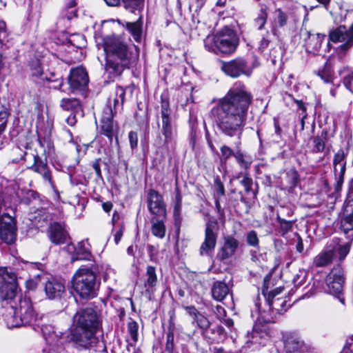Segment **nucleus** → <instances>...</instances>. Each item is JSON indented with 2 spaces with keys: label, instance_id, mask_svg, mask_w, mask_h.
I'll return each mask as SVG.
<instances>
[{
  "label": "nucleus",
  "instance_id": "obj_30",
  "mask_svg": "<svg viewBox=\"0 0 353 353\" xmlns=\"http://www.w3.org/2000/svg\"><path fill=\"white\" fill-rule=\"evenodd\" d=\"M145 276L144 287L145 291L148 293H153L156 290L158 283L155 268L151 265L148 266Z\"/></svg>",
  "mask_w": 353,
  "mask_h": 353
},
{
  "label": "nucleus",
  "instance_id": "obj_33",
  "mask_svg": "<svg viewBox=\"0 0 353 353\" xmlns=\"http://www.w3.org/2000/svg\"><path fill=\"white\" fill-rule=\"evenodd\" d=\"M28 66L31 76L34 81L40 80L43 82L44 79L47 78V75L43 72L41 63L39 59L32 60L30 61Z\"/></svg>",
  "mask_w": 353,
  "mask_h": 353
},
{
  "label": "nucleus",
  "instance_id": "obj_57",
  "mask_svg": "<svg viewBox=\"0 0 353 353\" xmlns=\"http://www.w3.org/2000/svg\"><path fill=\"white\" fill-rule=\"evenodd\" d=\"M128 139L130 145V148L134 150L138 147V134L137 132L130 131L128 133Z\"/></svg>",
  "mask_w": 353,
  "mask_h": 353
},
{
  "label": "nucleus",
  "instance_id": "obj_16",
  "mask_svg": "<svg viewBox=\"0 0 353 353\" xmlns=\"http://www.w3.org/2000/svg\"><path fill=\"white\" fill-rule=\"evenodd\" d=\"M221 68L227 75L234 78L241 74H250L247 61L241 57L223 63Z\"/></svg>",
  "mask_w": 353,
  "mask_h": 353
},
{
  "label": "nucleus",
  "instance_id": "obj_60",
  "mask_svg": "<svg viewBox=\"0 0 353 353\" xmlns=\"http://www.w3.org/2000/svg\"><path fill=\"white\" fill-rule=\"evenodd\" d=\"M43 353H65L64 348L59 345H50L43 350Z\"/></svg>",
  "mask_w": 353,
  "mask_h": 353
},
{
  "label": "nucleus",
  "instance_id": "obj_39",
  "mask_svg": "<svg viewBox=\"0 0 353 353\" xmlns=\"http://www.w3.org/2000/svg\"><path fill=\"white\" fill-rule=\"evenodd\" d=\"M158 219L159 218L157 217H153L152 219L151 232L154 236L159 239H163L165 235V226L163 223V220H159Z\"/></svg>",
  "mask_w": 353,
  "mask_h": 353
},
{
  "label": "nucleus",
  "instance_id": "obj_6",
  "mask_svg": "<svg viewBox=\"0 0 353 353\" xmlns=\"http://www.w3.org/2000/svg\"><path fill=\"white\" fill-rule=\"evenodd\" d=\"M161 133L163 137L161 147L168 152L173 150L176 145L177 129L172 117V110L170 108L169 101L163 96H161Z\"/></svg>",
  "mask_w": 353,
  "mask_h": 353
},
{
  "label": "nucleus",
  "instance_id": "obj_61",
  "mask_svg": "<svg viewBox=\"0 0 353 353\" xmlns=\"http://www.w3.org/2000/svg\"><path fill=\"white\" fill-rule=\"evenodd\" d=\"M213 312L215 314L217 319L221 321H222V320L223 319L226 314L225 309L221 305H216L213 308Z\"/></svg>",
  "mask_w": 353,
  "mask_h": 353
},
{
  "label": "nucleus",
  "instance_id": "obj_13",
  "mask_svg": "<svg viewBox=\"0 0 353 353\" xmlns=\"http://www.w3.org/2000/svg\"><path fill=\"white\" fill-rule=\"evenodd\" d=\"M114 113L110 105L105 107L103 111L102 118L101 119V133L105 136L110 143H112L115 138L116 143H119L118 140V126L113 121Z\"/></svg>",
  "mask_w": 353,
  "mask_h": 353
},
{
  "label": "nucleus",
  "instance_id": "obj_52",
  "mask_svg": "<svg viewBox=\"0 0 353 353\" xmlns=\"http://www.w3.org/2000/svg\"><path fill=\"white\" fill-rule=\"evenodd\" d=\"M235 152L227 145H223L221 148V161L226 162L228 159H230L232 156L234 157Z\"/></svg>",
  "mask_w": 353,
  "mask_h": 353
},
{
  "label": "nucleus",
  "instance_id": "obj_4",
  "mask_svg": "<svg viewBox=\"0 0 353 353\" xmlns=\"http://www.w3.org/2000/svg\"><path fill=\"white\" fill-rule=\"evenodd\" d=\"M103 48L106 54L105 70L111 79L121 76L125 69L134 66L139 57L138 47L129 48L115 37H105Z\"/></svg>",
  "mask_w": 353,
  "mask_h": 353
},
{
  "label": "nucleus",
  "instance_id": "obj_36",
  "mask_svg": "<svg viewBox=\"0 0 353 353\" xmlns=\"http://www.w3.org/2000/svg\"><path fill=\"white\" fill-rule=\"evenodd\" d=\"M340 229L348 240L353 241V216H342Z\"/></svg>",
  "mask_w": 353,
  "mask_h": 353
},
{
  "label": "nucleus",
  "instance_id": "obj_12",
  "mask_svg": "<svg viewBox=\"0 0 353 353\" xmlns=\"http://www.w3.org/2000/svg\"><path fill=\"white\" fill-rule=\"evenodd\" d=\"M217 237V222L209 220L205 224V239L199 249L201 256H212L216 245Z\"/></svg>",
  "mask_w": 353,
  "mask_h": 353
},
{
  "label": "nucleus",
  "instance_id": "obj_45",
  "mask_svg": "<svg viewBox=\"0 0 353 353\" xmlns=\"http://www.w3.org/2000/svg\"><path fill=\"white\" fill-rule=\"evenodd\" d=\"M122 1L125 8L131 12H135L136 10L140 11L144 3V0H122Z\"/></svg>",
  "mask_w": 353,
  "mask_h": 353
},
{
  "label": "nucleus",
  "instance_id": "obj_14",
  "mask_svg": "<svg viewBox=\"0 0 353 353\" xmlns=\"http://www.w3.org/2000/svg\"><path fill=\"white\" fill-rule=\"evenodd\" d=\"M348 148L340 149L333 157V170L336 180L335 193L338 194L341 190L343 177L346 170V157L348 154Z\"/></svg>",
  "mask_w": 353,
  "mask_h": 353
},
{
  "label": "nucleus",
  "instance_id": "obj_15",
  "mask_svg": "<svg viewBox=\"0 0 353 353\" xmlns=\"http://www.w3.org/2000/svg\"><path fill=\"white\" fill-rule=\"evenodd\" d=\"M147 205L149 212L157 218L166 216V205L163 196L157 190L150 189L147 192Z\"/></svg>",
  "mask_w": 353,
  "mask_h": 353
},
{
  "label": "nucleus",
  "instance_id": "obj_54",
  "mask_svg": "<svg viewBox=\"0 0 353 353\" xmlns=\"http://www.w3.org/2000/svg\"><path fill=\"white\" fill-rule=\"evenodd\" d=\"M214 186L216 193V197H221L225 194L224 185L218 176L214 179Z\"/></svg>",
  "mask_w": 353,
  "mask_h": 353
},
{
  "label": "nucleus",
  "instance_id": "obj_64",
  "mask_svg": "<svg viewBox=\"0 0 353 353\" xmlns=\"http://www.w3.org/2000/svg\"><path fill=\"white\" fill-rule=\"evenodd\" d=\"M205 1L206 0H190V8L197 11L204 6Z\"/></svg>",
  "mask_w": 353,
  "mask_h": 353
},
{
  "label": "nucleus",
  "instance_id": "obj_41",
  "mask_svg": "<svg viewBox=\"0 0 353 353\" xmlns=\"http://www.w3.org/2000/svg\"><path fill=\"white\" fill-rule=\"evenodd\" d=\"M125 90L122 86H117L114 90V109L116 111L118 108L123 107L125 101Z\"/></svg>",
  "mask_w": 353,
  "mask_h": 353
},
{
  "label": "nucleus",
  "instance_id": "obj_42",
  "mask_svg": "<svg viewBox=\"0 0 353 353\" xmlns=\"http://www.w3.org/2000/svg\"><path fill=\"white\" fill-rule=\"evenodd\" d=\"M39 143L41 148H43V153L45 158L52 157L54 153V148L53 143L48 139H38Z\"/></svg>",
  "mask_w": 353,
  "mask_h": 353
},
{
  "label": "nucleus",
  "instance_id": "obj_5",
  "mask_svg": "<svg viewBox=\"0 0 353 353\" xmlns=\"http://www.w3.org/2000/svg\"><path fill=\"white\" fill-rule=\"evenodd\" d=\"M99 285L94 273L88 268L79 269L72 279V290L83 299L88 300L96 297Z\"/></svg>",
  "mask_w": 353,
  "mask_h": 353
},
{
  "label": "nucleus",
  "instance_id": "obj_28",
  "mask_svg": "<svg viewBox=\"0 0 353 353\" xmlns=\"http://www.w3.org/2000/svg\"><path fill=\"white\" fill-rule=\"evenodd\" d=\"M334 258V248L327 245L325 250L316 255L313 261V263L316 267H325L332 261Z\"/></svg>",
  "mask_w": 353,
  "mask_h": 353
},
{
  "label": "nucleus",
  "instance_id": "obj_23",
  "mask_svg": "<svg viewBox=\"0 0 353 353\" xmlns=\"http://www.w3.org/2000/svg\"><path fill=\"white\" fill-rule=\"evenodd\" d=\"M226 336L227 334L224 327L220 325H211L202 334L203 339L209 344L221 343L226 339Z\"/></svg>",
  "mask_w": 353,
  "mask_h": 353
},
{
  "label": "nucleus",
  "instance_id": "obj_51",
  "mask_svg": "<svg viewBox=\"0 0 353 353\" xmlns=\"http://www.w3.org/2000/svg\"><path fill=\"white\" fill-rule=\"evenodd\" d=\"M342 216L353 217V199L351 198L347 199L344 203Z\"/></svg>",
  "mask_w": 353,
  "mask_h": 353
},
{
  "label": "nucleus",
  "instance_id": "obj_21",
  "mask_svg": "<svg viewBox=\"0 0 353 353\" xmlns=\"http://www.w3.org/2000/svg\"><path fill=\"white\" fill-rule=\"evenodd\" d=\"M48 235L50 241L56 245L67 242L69 234L65 225L57 222L51 223L48 228Z\"/></svg>",
  "mask_w": 353,
  "mask_h": 353
},
{
  "label": "nucleus",
  "instance_id": "obj_32",
  "mask_svg": "<svg viewBox=\"0 0 353 353\" xmlns=\"http://www.w3.org/2000/svg\"><path fill=\"white\" fill-rule=\"evenodd\" d=\"M259 10L253 19V26L259 30L265 28L268 17V7L265 4H259Z\"/></svg>",
  "mask_w": 353,
  "mask_h": 353
},
{
  "label": "nucleus",
  "instance_id": "obj_31",
  "mask_svg": "<svg viewBox=\"0 0 353 353\" xmlns=\"http://www.w3.org/2000/svg\"><path fill=\"white\" fill-rule=\"evenodd\" d=\"M284 347L287 352L293 353L304 351V343L299 337L288 336L284 341Z\"/></svg>",
  "mask_w": 353,
  "mask_h": 353
},
{
  "label": "nucleus",
  "instance_id": "obj_63",
  "mask_svg": "<svg viewBox=\"0 0 353 353\" xmlns=\"http://www.w3.org/2000/svg\"><path fill=\"white\" fill-rule=\"evenodd\" d=\"M196 332L194 331L192 334L188 335V341L192 343L197 350L201 349L199 344V336H196Z\"/></svg>",
  "mask_w": 353,
  "mask_h": 353
},
{
  "label": "nucleus",
  "instance_id": "obj_10",
  "mask_svg": "<svg viewBox=\"0 0 353 353\" xmlns=\"http://www.w3.org/2000/svg\"><path fill=\"white\" fill-rule=\"evenodd\" d=\"M329 37L334 43H341L338 50L341 54H345L353 48V23L349 28L339 26L330 32Z\"/></svg>",
  "mask_w": 353,
  "mask_h": 353
},
{
  "label": "nucleus",
  "instance_id": "obj_9",
  "mask_svg": "<svg viewBox=\"0 0 353 353\" xmlns=\"http://www.w3.org/2000/svg\"><path fill=\"white\" fill-rule=\"evenodd\" d=\"M345 281L344 271L341 265L334 266L325 279V291L336 296L342 304L345 303L343 296Z\"/></svg>",
  "mask_w": 353,
  "mask_h": 353
},
{
  "label": "nucleus",
  "instance_id": "obj_44",
  "mask_svg": "<svg viewBox=\"0 0 353 353\" xmlns=\"http://www.w3.org/2000/svg\"><path fill=\"white\" fill-rule=\"evenodd\" d=\"M60 106L64 110H73L80 109L79 101L74 98L63 99L61 101Z\"/></svg>",
  "mask_w": 353,
  "mask_h": 353
},
{
  "label": "nucleus",
  "instance_id": "obj_1",
  "mask_svg": "<svg viewBox=\"0 0 353 353\" xmlns=\"http://www.w3.org/2000/svg\"><path fill=\"white\" fill-rule=\"evenodd\" d=\"M252 94L241 83H236L211 110L218 131L229 137L240 139L244 130Z\"/></svg>",
  "mask_w": 353,
  "mask_h": 353
},
{
  "label": "nucleus",
  "instance_id": "obj_18",
  "mask_svg": "<svg viewBox=\"0 0 353 353\" xmlns=\"http://www.w3.org/2000/svg\"><path fill=\"white\" fill-rule=\"evenodd\" d=\"M30 169L40 174L44 182L47 183L50 187H54L52 172L48 165L46 158L42 159L37 153L34 154V163L30 167Z\"/></svg>",
  "mask_w": 353,
  "mask_h": 353
},
{
  "label": "nucleus",
  "instance_id": "obj_27",
  "mask_svg": "<svg viewBox=\"0 0 353 353\" xmlns=\"http://www.w3.org/2000/svg\"><path fill=\"white\" fill-rule=\"evenodd\" d=\"M211 292L212 298L218 301H222L230 293L229 286L223 281H214Z\"/></svg>",
  "mask_w": 353,
  "mask_h": 353
},
{
  "label": "nucleus",
  "instance_id": "obj_2",
  "mask_svg": "<svg viewBox=\"0 0 353 353\" xmlns=\"http://www.w3.org/2000/svg\"><path fill=\"white\" fill-rule=\"evenodd\" d=\"M73 327L64 332L54 331L46 336L43 331L47 343L56 338L60 343H66L78 351L95 349L100 343L96 336L100 321L97 310L92 306L79 307L72 318Z\"/></svg>",
  "mask_w": 353,
  "mask_h": 353
},
{
  "label": "nucleus",
  "instance_id": "obj_37",
  "mask_svg": "<svg viewBox=\"0 0 353 353\" xmlns=\"http://www.w3.org/2000/svg\"><path fill=\"white\" fill-rule=\"evenodd\" d=\"M276 294L274 292H270L268 297L266 299V303L269 306L270 310L272 312L274 310L276 311V313H280L282 309H280L279 307H283L285 304V301L283 300L280 298H275ZM265 297L266 296L265 295Z\"/></svg>",
  "mask_w": 353,
  "mask_h": 353
},
{
  "label": "nucleus",
  "instance_id": "obj_47",
  "mask_svg": "<svg viewBox=\"0 0 353 353\" xmlns=\"http://www.w3.org/2000/svg\"><path fill=\"white\" fill-rule=\"evenodd\" d=\"M138 323L133 320H131L128 323V332L130 336V338L134 343H136L138 340Z\"/></svg>",
  "mask_w": 353,
  "mask_h": 353
},
{
  "label": "nucleus",
  "instance_id": "obj_46",
  "mask_svg": "<svg viewBox=\"0 0 353 353\" xmlns=\"http://www.w3.org/2000/svg\"><path fill=\"white\" fill-rule=\"evenodd\" d=\"M234 157L242 168L247 170L250 167L252 162L240 150L235 152Z\"/></svg>",
  "mask_w": 353,
  "mask_h": 353
},
{
  "label": "nucleus",
  "instance_id": "obj_53",
  "mask_svg": "<svg viewBox=\"0 0 353 353\" xmlns=\"http://www.w3.org/2000/svg\"><path fill=\"white\" fill-rule=\"evenodd\" d=\"M8 37L6 23L4 21H0V46L4 45L8 41Z\"/></svg>",
  "mask_w": 353,
  "mask_h": 353
},
{
  "label": "nucleus",
  "instance_id": "obj_38",
  "mask_svg": "<svg viewBox=\"0 0 353 353\" xmlns=\"http://www.w3.org/2000/svg\"><path fill=\"white\" fill-rule=\"evenodd\" d=\"M74 257L76 260H90L92 254L89 249L85 247V241L79 242L74 248Z\"/></svg>",
  "mask_w": 353,
  "mask_h": 353
},
{
  "label": "nucleus",
  "instance_id": "obj_49",
  "mask_svg": "<svg viewBox=\"0 0 353 353\" xmlns=\"http://www.w3.org/2000/svg\"><path fill=\"white\" fill-rule=\"evenodd\" d=\"M175 192L174 215L178 216H179L182 205V196L178 187L176 188Z\"/></svg>",
  "mask_w": 353,
  "mask_h": 353
},
{
  "label": "nucleus",
  "instance_id": "obj_43",
  "mask_svg": "<svg viewBox=\"0 0 353 353\" xmlns=\"http://www.w3.org/2000/svg\"><path fill=\"white\" fill-rule=\"evenodd\" d=\"M276 220L279 224V232L283 236H284L292 230L293 223L295 221L294 220L287 221L285 219V218L280 216H276Z\"/></svg>",
  "mask_w": 353,
  "mask_h": 353
},
{
  "label": "nucleus",
  "instance_id": "obj_48",
  "mask_svg": "<svg viewBox=\"0 0 353 353\" xmlns=\"http://www.w3.org/2000/svg\"><path fill=\"white\" fill-rule=\"evenodd\" d=\"M277 15L274 19V23L276 27L281 28L287 24L288 21V15L286 13L283 12L281 9H277L276 10Z\"/></svg>",
  "mask_w": 353,
  "mask_h": 353
},
{
  "label": "nucleus",
  "instance_id": "obj_56",
  "mask_svg": "<svg viewBox=\"0 0 353 353\" xmlns=\"http://www.w3.org/2000/svg\"><path fill=\"white\" fill-rule=\"evenodd\" d=\"M294 211L292 209L288 206H280V208L278 210L276 213V216L280 217H290L293 215Z\"/></svg>",
  "mask_w": 353,
  "mask_h": 353
},
{
  "label": "nucleus",
  "instance_id": "obj_59",
  "mask_svg": "<svg viewBox=\"0 0 353 353\" xmlns=\"http://www.w3.org/2000/svg\"><path fill=\"white\" fill-rule=\"evenodd\" d=\"M270 33L267 32L266 35L263 37L260 41L259 50L261 52H264L269 46L270 40L269 39Z\"/></svg>",
  "mask_w": 353,
  "mask_h": 353
},
{
  "label": "nucleus",
  "instance_id": "obj_22",
  "mask_svg": "<svg viewBox=\"0 0 353 353\" xmlns=\"http://www.w3.org/2000/svg\"><path fill=\"white\" fill-rule=\"evenodd\" d=\"M239 246V241L232 236L224 238L223 246L220 248L217 258L221 261H225L234 256Z\"/></svg>",
  "mask_w": 353,
  "mask_h": 353
},
{
  "label": "nucleus",
  "instance_id": "obj_26",
  "mask_svg": "<svg viewBox=\"0 0 353 353\" xmlns=\"http://www.w3.org/2000/svg\"><path fill=\"white\" fill-rule=\"evenodd\" d=\"M143 17L139 16V19L134 22H125V29L137 43H141L143 38Z\"/></svg>",
  "mask_w": 353,
  "mask_h": 353
},
{
  "label": "nucleus",
  "instance_id": "obj_8",
  "mask_svg": "<svg viewBox=\"0 0 353 353\" xmlns=\"http://www.w3.org/2000/svg\"><path fill=\"white\" fill-rule=\"evenodd\" d=\"M270 338V332L266 324H262L259 321L256 322L251 331L245 336L244 345L241 352L246 353L249 349L256 350L266 345Z\"/></svg>",
  "mask_w": 353,
  "mask_h": 353
},
{
  "label": "nucleus",
  "instance_id": "obj_20",
  "mask_svg": "<svg viewBox=\"0 0 353 353\" xmlns=\"http://www.w3.org/2000/svg\"><path fill=\"white\" fill-rule=\"evenodd\" d=\"M301 36L303 37L306 51L314 54L318 53L325 37L324 34H311L307 30L302 31Z\"/></svg>",
  "mask_w": 353,
  "mask_h": 353
},
{
  "label": "nucleus",
  "instance_id": "obj_58",
  "mask_svg": "<svg viewBox=\"0 0 353 353\" xmlns=\"http://www.w3.org/2000/svg\"><path fill=\"white\" fill-rule=\"evenodd\" d=\"M294 101L297 104L298 108L302 110V112L303 114L301 118V130H303L304 125H305L304 120L307 117L306 108H305L304 103L301 101L294 100Z\"/></svg>",
  "mask_w": 353,
  "mask_h": 353
},
{
  "label": "nucleus",
  "instance_id": "obj_25",
  "mask_svg": "<svg viewBox=\"0 0 353 353\" xmlns=\"http://www.w3.org/2000/svg\"><path fill=\"white\" fill-rule=\"evenodd\" d=\"M240 183L244 188V193L240 192V201L245 204H248L254 201L256 197V192L252 189L253 181L247 174L240 181Z\"/></svg>",
  "mask_w": 353,
  "mask_h": 353
},
{
  "label": "nucleus",
  "instance_id": "obj_62",
  "mask_svg": "<svg viewBox=\"0 0 353 353\" xmlns=\"http://www.w3.org/2000/svg\"><path fill=\"white\" fill-rule=\"evenodd\" d=\"M100 161H101L100 159H97L92 163V167L94 169V170L95 171L97 178L98 179H103L101 170V166H100Z\"/></svg>",
  "mask_w": 353,
  "mask_h": 353
},
{
  "label": "nucleus",
  "instance_id": "obj_29",
  "mask_svg": "<svg viewBox=\"0 0 353 353\" xmlns=\"http://www.w3.org/2000/svg\"><path fill=\"white\" fill-rule=\"evenodd\" d=\"M327 132L323 130L320 135H317L313 138L312 152L313 153H319L326 150L327 152H329L330 147L327 145Z\"/></svg>",
  "mask_w": 353,
  "mask_h": 353
},
{
  "label": "nucleus",
  "instance_id": "obj_17",
  "mask_svg": "<svg viewBox=\"0 0 353 353\" xmlns=\"http://www.w3.org/2000/svg\"><path fill=\"white\" fill-rule=\"evenodd\" d=\"M43 290L46 297L50 300L60 299L65 292L64 282L54 277L45 281Z\"/></svg>",
  "mask_w": 353,
  "mask_h": 353
},
{
  "label": "nucleus",
  "instance_id": "obj_55",
  "mask_svg": "<svg viewBox=\"0 0 353 353\" xmlns=\"http://www.w3.org/2000/svg\"><path fill=\"white\" fill-rule=\"evenodd\" d=\"M306 272L304 271H299L293 279V283L296 287L302 285L305 282Z\"/></svg>",
  "mask_w": 353,
  "mask_h": 353
},
{
  "label": "nucleus",
  "instance_id": "obj_19",
  "mask_svg": "<svg viewBox=\"0 0 353 353\" xmlns=\"http://www.w3.org/2000/svg\"><path fill=\"white\" fill-rule=\"evenodd\" d=\"M68 82L72 91L83 90L89 82L88 73L82 67L72 69Z\"/></svg>",
  "mask_w": 353,
  "mask_h": 353
},
{
  "label": "nucleus",
  "instance_id": "obj_50",
  "mask_svg": "<svg viewBox=\"0 0 353 353\" xmlns=\"http://www.w3.org/2000/svg\"><path fill=\"white\" fill-rule=\"evenodd\" d=\"M246 242L250 246L254 248L259 247V240L257 234L254 230H251L247 233Z\"/></svg>",
  "mask_w": 353,
  "mask_h": 353
},
{
  "label": "nucleus",
  "instance_id": "obj_7",
  "mask_svg": "<svg viewBox=\"0 0 353 353\" xmlns=\"http://www.w3.org/2000/svg\"><path fill=\"white\" fill-rule=\"evenodd\" d=\"M237 43V39L232 32L229 34L218 33L215 35H209L204 39L205 49L216 54L234 52Z\"/></svg>",
  "mask_w": 353,
  "mask_h": 353
},
{
  "label": "nucleus",
  "instance_id": "obj_40",
  "mask_svg": "<svg viewBox=\"0 0 353 353\" xmlns=\"http://www.w3.org/2000/svg\"><path fill=\"white\" fill-rule=\"evenodd\" d=\"M77 0H65L64 9L61 11V17L70 20L77 16V10L76 9Z\"/></svg>",
  "mask_w": 353,
  "mask_h": 353
},
{
  "label": "nucleus",
  "instance_id": "obj_35",
  "mask_svg": "<svg viewBox=\"0 0 353 353\" xmlns=\"http://www.w3.org/2000/svg\"><path fill=\"white\" fill-rule=\"evenodd\" d=\"M174 331L175 324L174 319L170 316L168 322V332L166 334V343H165V351L168 353H172L174 348Z\"/></svg>",
  "mask_w": 353,
  "mask_h": 353
},
{
  "label": "nucleus",
  "instance_id": "obj_24",
  "mask_svg": "<svg viewBox=\"0 0 353 353\" xmlns=\"http://www.w3.org/2000/svg\"><path fill=\"white\" fill-rule=\"evenodd\" d=\"M187 313L192 318V323L201 330V334L205 332L212 325L209 319L201 312H199L194 306L185 307Z\"/></svg>",
  "mask_w": 353,
  "mask_h": 353
},
{
  "label": "nucleus",
  "instance_id": "obj_11",
  "mask_svg": "<svg viewBox=\"0 0 353 353\" xmlns=\"http://www.w3.org/2000/svg\"><path fill=\"white\" fill-rule=\"evenodd\" d=\"M17 225L14 219L3 211L0 203V240L11 244L16 240Z\"/></svg>",
  "mask_w": 353,
  "mask_h": 353
},
{
  "label": "nucleus",
  "instance_id": "obj_3",
  "mask_svg": "<svg viewBox=\"0 0 353 353\" xmlns=\"http://www.w3.org/2000/svg\"><path fill=\"white\" fill-rule=\"evenodd\" d=\"M18 285L14 274L9 273L7 268L0 267V301L3 307L8 305V314L5 321L9 328L26 325L34 319V312L31 301L28 298H19L15 303Z\"/></svg>",
  "mask_w": 353,
  "mask_h": 353
},
{
  "label": "nucleus",
  "instance_id": "obj_34",
  "mask_svg": "<svg viewBox=\"0 0 353 353\" xmlns=\"http://www.w3.org/2000/svg\"><path fill=\"white\" fill-rule=\"evenodd\" d=\"M353 241L348 240L347 242L343 244H339L338 243H330L328 245L331 248H334V256L339 257L341 261H343L346 256L349 254Z\"/></svg>",
  "mask_w": 353,
  "mask_h": 353
}]
</instances>
